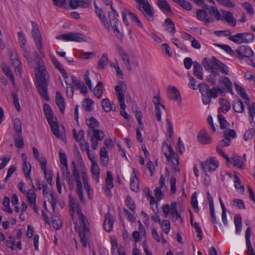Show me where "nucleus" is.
Returning a JSON list of instances; mask_svg holds the SVG:
<instances>
[{
    "label": "nucleus",
    "instance_id": "774afa93",
    "mask_svg": "<svg viewBox=\"0 0 255 255\" xmlns=\"http://www.w3.org/2000/svg\"><path fill=\"white\" fill-rule=\"evenodd\" d=\"M245 103L247 106L250 117H252V120H253V117H255V103L250 104L249 102H245Z\"/></svg>",
    "mask_w": 255,
    "mask_h": 255
},
{
    "label": "nucleus",
    "instance_id": "37998d69",
    "mask_svg": "<svg viewBox=\"0 0 255 255\" xmlns=\"http://www.w3.org/2000/svg\"><path fill=\"white\" fill-rule=\"evenodd\" d=\"M233 108L234 110L239 113H242L245 111L244 104L242 101L237 100L233 101Z\"/></svg>",
    "mask_w": 255,
    "mask_h": 255
},
{
    "label": "nucleus",
    "instance_id": "2eb2a0df",
    "mask_svg": "<svg viewBox=\"0 0 255 255\" xmlns=\"http://www.w3.org/2000/svg\"><path fill=\"white\" fill-rule=\"evenodd\" d=\"M203 170L205 172L214 171L219 166L218 160H203L201 162Z\"/></svg>",
    "mask_w": 255,
    "mask_h": 255
},
{
    "label": "nucleus",
    "instance_id": "2f4dec72",
    "mask_svg": "<svg viewBox=\"0 0 255 255\" xmlns=\"http://www.w3.org/2000/svg\"><path fill=\"white\" fill-rule=\"evenodd\" d=\"M95 11L97 13V15L101 19L102 22L103 23L105 28L108 30H110V26L108 21H107L106 19V17L103 10L101 8H99L97 7V6L95 4Z\"/></svg>",
    "mask_w": 255,
    "mask_h": 255
},
{
    "label": "nucleus",
    "instance_id": "9d476101",
    "mask_svg": "<svg viewBox=\"0 0 255 255\" xmlns=\"http://www.w3.org/2000/svg\"><path fill=\"white\" fill-rule=\"evenodd\" d=\"M121 56L124 64L128 71H131L132 67H137L139 66V59L136 56L129 57L125 52H121Z\"/></svg>",
    "mask_w": 255,
    "mask_h": 255
},
{
    "label": "nucleus",
    "instance_id": "6e6d98bb",
    "mask_svg": "<svg viewBox=\"0 0 255 255\" xmlns=\"http://www.w3.org/2000/svg\"><path fill=\"white\" fill-rule=\"evenodd\" d=\"M48 124L50 125L51 130L54 135L57 137L60 138L61 137V134L60 133L58 123L55 121H53Z\"/></svg>",
    "mask_w": 255,
    "mask_h": 255
},
{
    "label": "nucleus",
    "instance_id": "bf43d9fd",
    "mask_svg": "<svg viewBox=\"0 0 255 255\" xmlns=\"http://www.w3.org/2000/svg\"><path fill=\"white\" fill-rule=\"evenodd\" d=\"M73 133L75 140L78 142L81 143L84 141V131L83 130L81 129L77 132L75 128L73 130Z\"/></svg>",
    "mask_w": 255,
    "mask_h": 255
},
{
    "label": "nucleus",
    "instance_id": "5701e85b",
    "mask_svg": "<svg viewBox=\"0 0 255 255\" xmlns=\"http://www.w3.org/2000/svg\"><path fill=\"white\" fill-rule=\"evenodd\" d=\"M199 90L202 95V102L204 104L207 105L210 103L211 101V97L208 92V88L206 85H199Z\"/></svg>",
    "mask_w": 255,
    "mask_h": 255
},
{
    "label": "nucleus",
    "instance_id": "c85d7f7f",
    "mask_svg": "<svg viewBox=\"0 0 255 255\" xmlns=\"http://www.w3.org/2000/svg\"><path fill=\"white\" fill-rule=\"evenodd\" d=\"M162 151L167 159L173 157L174 152L171 146L167 144L165 141L162 143Z\"/></svg>",
    "mask_w": 255,
    "mask_h": 255
},
{
    "label": "nucleus",
    "instance_id": "cd10ccee",
    "mask_svg": "<svg viewBox=\"0 0 255 255\" xmlns=\"http://www.w3.org/2000/svg\"><path fill=\"white\" fill-rule=\"evenodd\" d=\"M197 138L202 144H209L211 142V138L205 130H201L198 134Z\"/></svg>",
    "mask_w": 255,
    "mask_h": 255
},
{
    "label": "nucleus",
    "instance_id": "39448f33",
    "mask_svg": "<svg viewBox=\"0 0 255 255\" xmlns=\"http://www.w3.org/2000/svg\"><path fill=\"white\" fill-rule=\"evenodd\" d=\"M136 6L149 21L154 20V10L147 0H134Z\"/></svg>",
    "mask_w": 255,
    "mask_h": 255
},
{
    "label": "nucleus",
    "instance_id": "473e14b6",
    "mask_svg": "<svg viewBox=\"0 0 255 255\" xmlns=\"http://www.w3.org/2000/svg\"><path fill=\"white\" fill-rule=\"evenodd\" d=\"M171 211L170 215L174 221H179L180 222H182V219L179 214L177 209V203L175 202H173L171 203Z\"/></svg>",
    "mask_w": 255,
    "mask_h": 255
},
{
    "label": "nucleus",
    "instance_id": "423d86ee",
    "mask_svg": "<svg viewBox=\"0 0 255 255\" xmlns=\"http://www.w3.org/2000/svg\"><path fill=\"white\" fill-rule=\"evenodd\" d=\"M17 36L18 37L19 46L22 50V55L26 59L28 66L32 68L33 66V59L30 55V50L26 45V40L25 36L23 33L20 31L17 33Z\"/></svg>",
    "mask_w": 255,
    "mask_h": 255
},
{
    "label": "nucleus",
    "instance_id": "4468645a",
    "mask_svg": "<svg viewBox=\"0 0 255 255\" xmlns=\"http://www.w3.org/2000/svg\"><path fill=\"white\" fill-rule=\"evenodd\" d=\"M236 52L237 57L240 60H243L244 58H252L254 55L253 50L247 45L240 46Z\"/></svg>",
    "mask_w": 255,
    "mask_h": 255
},
{
    "label": "nucleus",
    "instance_id": "20e7f679",
    "mask_svg": "<svg viewBox=\"0 0 255 255\" xmlns=\"http://www.w3.org/2000/svg\"><path fill=\"white\" fill-rule=\"evenodd\" d=\"M36 86L38 92L41 97L45 100H49L47 93L48 82L47 79L48 77V73H44L43 75L41 73H36Z\"/></svg>",
    "mask_w": 255,
    "mask_h": 255
},
{
    "label": "nucleus",
    "instance_id": "412c9836",
    "mask_svg": "<svg viewBox=\"0 0 255 255\" xmlns=\"http://www.w3.org/2000/svg\"><path fill=\"white\" fill-rule=\"evenodd\" d=\"M220 20L228 22L232 26L234 27L236 25V20L234 18L232 13L230 11H222Z\"/></svg>",
    "mask_w": 255,
    "mask_h": 255
},
{
    "label": "nucleus",
    "instance_id": "f03ea898",
    "mask_svg": "<svg viewBox=\"0 0 255 255\" xmlns=\"http://www.w3.org/2000/svg\"><path fill=\"white\" fill-rule=\"evenodd\" d=\"M60 161L63 175L64 178L66 179L69 188L71 190L73 189L75 185L76 193L81 202L85 203V200L82 192V181H81V172H79L78 171L76 163L74 161L72 162L73 169L72 176L68 168L67 160H60Z\"/></svg>",
    "mask_w": 255,
    "mask_h": 255
},
{
    "label": "nucleus",
    "instance_id": "603ef678",
    "mask_svg": "<svg viewBox=\"0 0 255 255\" xmlns=\"http://www.w3.org/2000/svg\"><path fill=\"white\" fill-rule=\"evenodd\" d=\"M219 103L220 109L223 112L227 113L229 111L231 108V105L227 100L224 98H220L219 99Z\"/></svg>",
    "mask_w": 255,
    "mask_h": 255
},
{
    "label": "nucleus",
    "instance_id": "f704fd0d",
    "mask_svg": "<svg viewBox=\"0 0 255 255\" xmlns=\"http://www.w3.org/2000/svg\"><path fill=\"white\" fill-rule=\"evenodd\" d=\"M2 71L10 80L13 86L15 85V81L14 76L10 69V67L5 64H3L1 66Z\"/></svg>",
    "mask_w": 255,
    "mask_h": 255
},
{
    "label": "nucleus",
    "instance_id": "052dcab7",
    "mask_svg": "<svg viewBox=\"0 0 255 255\" xmlns=\"http://www.w3.org/2000/svg\"><path fill=\"white\" fill-rule=\"evenodd\" d=\"M208 92L212 98H217L219 94L223 93V90L219 87H214L212 89H208Z\"/></svg>",
    "mask_w": 255,
    "mask_h": 255
},
{
    "label": "nucleus",
    "instance_id": "c9c22d12",
    "mask_svg": "<svg viewBox=\"0 0 255 255\" xmlns=\"http://www.w3.org/2000/svg\"><path fill=\"white\" fill-rule=\"evenodd\" d=\"M163 26L168 32L172 35L175 33L176 30L174 24L170 18H167L165 20Z\"/></svg>",
    "mask_w": 255,
    "mask_h": 255
},
{
    "label": "nucleus",
    "instance_id": "4d7b16f0",
    "mask_svg": "<svg viewBox=\"0 0 255 255\" xmlns=\"http://www.w3.org/2000/svg\"><path fill=\"white\" fill-rule=\"evenodd\" d=\"M52 227L56 229L59 230L62 226V222L58 215H55L51 217Z\"/></svg>",
    "mask_w": 255,
    "mask_h": 255
},
{
    "label": "nucleus",
    "instance_id": "f3484780",
    "mask_svg": "<svg viewBox=\"0 0 255 255\" xmlns=\"http://www.w3.org/2000/svg\"><path fill=\"white\" fill-rule=\"evenodd\" d=\"M236 136V131L232 129H228L224 131V138L220 141L221 146H228L230 145L231 140Z\"/></svg>",
    "mask_w": 255,
    "mask_h": 255
},
{
    "label": "nucleus",
    "instance_id": "49530a36",
    "mask_svg": "<svg viewBox=\"0 0 255 255\" xmlns=\"http://www.w3.org/2000/svg\"><path fill=\"white\" fill-rule=\"evenodd\" d=\"M104 86L101 81H99L93 90L95 96L98 99L101 98L103 93Z\"/></svg>",
    "mask_w": 255,
    "mask_h": 255
},
{
    "label": "nucleus",
    "instance_id": "393cba45",
    "mask_svg": "<svg viewBox=\"0 0 255 255\" xmlns=\"http://www.w3.org/2000/svg\"><path fill=\"white\" fill-rule=\"evenodd\" d=\"M55 101L60 111L63 114L65 109V101L61 93L59 91L56 93Z\"/></svg>",
    "mask_w": 255,
    "mask_h": 255
},
{
    "label": "nucleus",
    "instance_id": "f257e3e1",
    "mask_svg": "<svg viewBox=\"0 0 255 255\" xmlns=\"http://www.w3.org/2000/svg\"><path fill=\"white\" fill-rule=\"evenodd\" d=\"M69 206L72 218V221L76 227L78 226L83 227V229L79 232V237L82 246H87L90 237L89 230L85 227L86 217L82 213L78 202L71 195L69 196Z\"/></svg>",
    "mask_w": 255,
    "mask_h": 255
},
{
    "label": "nucleus",
    "instance_id": "7c9ffc66",
    "mask_svg": "<svg viewBox=\"0 0 255 255\" xmlns=\"http://www.w3.org/2000/svg\"><path fill=\"white\" fill-rule=\"evenodd\" d=\"M194 75L200 80L203 79V70L200 63L194 61L193 67Z\"/></svg>",
    "mask_w": 255,
    "mask_h": 255
},
{
    "label": "nucleus",
    "instance_id": "6e6552de",
    "mask_svg": "<svg viewBox=\"0 0 255 255\" xmlns=\"http://www.w3.org/2000/svg\"><path fill=\"white\" fill-rule=\"evenodd\" d=\"M255 37L251 32L239 33L230 36L229 39L237 44L249 43L253 42Z\"/></svg>",
    "mask_w": 255,
    "mask_h": 255
},
{
    "label": "nucleus",
    "instance_id": "338daca9",
    "mask_svg": "<svg viewBox=\"0 0 255 255\" xmlns=\"http://www.w3.org/2000/svg\"><path fill=\"white\" fill-rule=\"evenodd\" d=\"M14 127L18 135H20L22 131V123L20 119L16 118L14 120Z\"/></svg>",
    "mask_w": 255,
    "mask_h": 255
},
{
    "label": "nucleus",
    "instance_id": "a19ab883",
    "mask_svg": "<svg viewBox=\"0 0 255 255\" xmlns=\"http://www.w3.org/2000/svg\"><path fill=\"white\" fill-rule=\"evenodd\" d=\"M22 169L26 179L30 180L32 182V180L30 176L31 165L28 162H27V160H25L23 162L22 165Z\"/></svg>",
    "mask_w": 255,
    "mask_h": 255
},
{
    "label": "nucleus",
    "instance_id": "a18cd8bd",
    "mask_svg": "<svg viewBox=\"0 0 255 255\" xmlns=\"http://www.w3.org/2000/svg\"><path fill=\"white\" fill-rule=\"evenodd\" d=\"M234 182L235 185V187L237 191L240 194H244L245 192L244 187L241 184V182L240 179V178L235 174L234 175Z\"/></svg>",
    "mask_w": 255,
    "mask_h": 255
},
{
    "label": "nucleus",
    "instance_id": "4c0bfd02",
    "mask_svg": "<svg viewBox=\"0 0 255 255\" xmlns=\"http://www.w3.org/2000/svg\"><path fill=\"white\" fill-rule=\"evenodd\" d=\"M43 111L48 123H50L51 122L54 121L52 110L48 104H45L44 105Z\"/></svg>",
    "mask_w": 255,
    "mask_h": 255
},
{
    "label": "nucleus",
    "instance_id": "a878e982",
    "mask_svg": "<svg viewBox=\"0 0 255 255\" xmlns=\"http://www.w3.org/2000/svg\"><path fill=\"white\" fill-rule=\"evenodd\" d=\"M114 225V220L113 216L109 212L107 213L105 216V221L104 222V227L107 232H110L112 230Z\"/></svg>",
    "mask_w": 255,
    "mask_h": 255
},
{
    "label": "nucleus",
    "instance_id": "c03bdc74",
    "mask_svg": "<svg viewBox=\"0 0 255 255\" xmlns=\"http://www.w3.org/2000/svg\"><path fill=\"white\" fill-rule=\"evenodd\" d=\"M112 253L113 255H126L124 252L121 251L116 239L112 240Z\"/></svg>",
    "mask_w": 255,
    "mask_h": 255
},
{
    "label": "nucleus",
    "instance_id": "a211bd4d",
    "mask_svg": "<svg viewBox=\"0 0 255 255\" xmlns=\"http://www.w3.org/2000/svg\"><path fill=\"white\" fill-rule=\"evenodd\" d=\"M81 180L82 179L83 186L86 190L88 196L90 199H92L93 196V191L91 189L90 185L89 183L88 176L86 170L83 169L81 171Z\"/></svg>",
    "mask_w": 255,
    "mask_h": 255
},
{
    "label": "nucleus",
    "instance_id": "0e129e2a",
    "mask_svg": "<svg viewBox=\"0 0 255 255\" xmlns=\"http://www.w3.org/2000/svg\"><path fill=\"white\" fill-rule=\"evenodd\" d=\"M209 13L211 16L213 15L217 20H220L221 18V13H220L217 7L211 6L207 9Z\"/></svg>",
    "mask_w": 255,
    "mask_h": 255
},
{
    "label": "nucleus",
    "instance_id": "0eeeda50",
    "mask_svg": "<svg viewBox=\"0 0 255 255\" xmlns=\"http://www.w3.org/2000/svg\"><path fill=\"white\" fill-rule=\"evenodd\" d=\"M58 39H61L65 41H75L83 42L87 41V37L83 33L71 32L66 34L58 35L56 36Z\"/></svg>",
    "mask_w": 255,
    "mask_h": 255
},
{
    "label": "nucleus",
    "instance_id": "de8ad7c7",
    "mask_svg": "<svg viewBox=\"0 0 255 255\" xmlns=\"http://www.w3.org/2000/svg\"><path fill=\"white\" fill-rule=\"evenodd\" d=\"M86 124L88 127V130L92 129V130L96 129L98 127L99 123L98 121L94 117H91L86 120Z\"/></svg>",
    "mask_w": 255,
    "mask_h": 255
},
{
    "label": "nucleus",
    "instance_id": "b1692460",
    "mask_svg": "<svg viewBox=\"0 0 255 255\" xmlns=\"http://www.w3.org/2000/svg\"><path fill=\"white\" fill-rule=\"evenodd\" d=\"M114 187L113 177L110 171L107 172L106 178V188L105 189V194L110 196H111V190Z\"/></svg>",
    "mask_w": 255,
    "mask_h": 255
},
{
    "label": "nucleus",
    "instance_id": "58836bf2",
    "mask_svg": "<svg viewBox=\"0 0 255 255\" xmlns=\"http://www.w3.org/2000/svg\"><path fill=\"white\" fill-rule=\"evenodd\" d=\"M69 3L73 9H76L79 6L85 7L89 5V3L85 0H71Z\"/></svg>",
    "mask_w": 255,
    "mask_h": 255
},
{
    "label": "nucleus",
    "instance_id": "5fc2aeb1",
    "mask_svg": "<svg viewBox=\"0 0 255 255\" xmlns=\"http://www.w3.org/2000/svg\"><path fill=\"white\" fill-rule=\"evenodd\" d=\"M226 164L228 166H233L238 169L244 168V163L243 160H226Z\"/></svg>",
    "mask_w": 255,
    "mask_h": 255
},
{
    "label": "nucleus",
    "instance_id": "09e8293b",
    "mask_svg": "<svg viewBox=\"0 0 255 255\" xmlns=\"http://www.w3.org/2000/svg\"><path fill=\"white\" fill-rule=\"evenodd\" d=\"M235 87L237 93L243 99H244L246 101L249 102L250 99L248 96V95L246 92L245 89L242 87L240 85H238L237 83H235Z\"/></svg>",
    "mask_w": 255,
    "mask_h": 255
},
{
    "label": "nucleus",
    "instance_id": "3c124183",
    "mask_svg": "<svg viewBox=\"0 0 255 255\" xmlns=\"http://www.w3.org/2000/svg\"><path fill=\"white\" fill-rule=\"evenodd\" d=\"M168 96L170 99L176 100L180 97V94L176 87H172L169 89Z\"/></svg>",
    "mask_w": 255,
    "mask_h": 255
},
{
    "label": "nucleus",
    "instance_id": "c756f323",
    "mask_svg": "<svg viewBox=\"0 0 255 255\" xmlns=\"http://www.w3.org/2000/svg\"><path fill=\"white\" fill-rule=\"evenodd\" d=\"M91 161L92 164L91 167V171L92 174V177L93 179L98 183L99 181V175L100 174V169L96 160Z\"/></svg>",
    "mask_w": 255,
    "mask_h": 255
},
{
    "label": "nucleus",
    "instance_id": "aec40b11",
    "mask_svg": "<svg viewBox=\"0 0 255 255\" xmlns=\"http://www.w3.org/2000/svg\"><path fill=\"white\" fill-rule=\"evenodd\" d=\"M137 173L138 172L135 169L133 168L130 177V189L135 192H138L140 191L139 183L137 175Z\"/></svg>",
    "mask_w": 255,
    "mask_h": 255
},
{
    "label": "nucleus",
    "instance_id": "13d9d810",
    "mask_svg": "<svg viewBox=\"0 0 255 255\" xmlns=\"http://www.w3.org/2000/svg\"><path fill=\"white\" fill-rule=\"evenodd\" d=\"M128 14L130 19L134 22L138 27L141 28H143V26L141 22L140 21L137 15L130 11H128Z\"/></svg>",
    "mask_w": 255,
    "mask_h": 255
},
{
    "label": "nucleus",
    "instance_id": "dca6fc26",
    "mask_svg": "<svg viewBox=\"0 0 255 255\" xmlns=\"http://www.w3.org/2000/svg\"><path fill=\"white\" fill-rule=\"evenodd\" d=\"M196 17L198 20L204 22L206 25L213 21L212 16L205 9H198L196 11Z\"/></svg>",
    "mask_w": 255,
    "mask_h": 255
},
{
    "label": "nucleus",
    "instance_id": "9b49d317",
    "mask_svg": "<svg viewBox=\"0 0 255 255\" xmlns=\"http://www.w3.org/2000/svg\"><path fill=\"white\" fill-rule=\"evenodd\" d=\"M32 27V35L35 41L36 47L40 53L43 57L45 56L44 51L43 50L42 37L37 25L33 21H31Z\"/></svg>",
    "mask_w": 255,
    "mask_h": 255
},
{
    "label": "nucleus",
    "instance_id": "69168bd1",
    "mask_svg": "<svg viewBox=\"0 0 255 255\" xmlns=\"http://www.w3.org/2000/svg\"><path fill=\"white\" fill-rule=\"evenodd\" d=\"M102 106L106 112H109L112 110V107L110 101L108 99H103L101 102Z\"/></svg>",
    "mask_w": 255,
    "mask_h": 255
},
{
    "label": "nucleus",
    "instance_id": "79ce46f5",
    "mask_svg": "<svg viewBox=\"0 0 255 255\" xmlns=\"http://www.w3.org/2000/svg\"><path fill=\"white\" fill-rule=\"evenodd\" d=\"M109 58L107 53H104L102 54L101 58L100 59L98 64V68L100 70L104 69L108 65Z\"/></svg>",
    "mask_w": 255,
    "mask_h": 255
},
{
    "label": "nucleus",
    "instance_id": "1a4fd4ad",
    "mask_svg": "<svg viewBox=\"0 0 255 255\" xmlns=\"http://www.w3.org/2000/svg\"><path fill=\"white\" fill-rule=\"evenodd\" d=\"M87 134L90 138L91 146L93 150H95L98 146V141H101L103 139L104 132L100 129L87 130Z\"/></svg>",
    "mask_w": 255,
    "mask_h": 255
},
{
    "label": "nucleus",
    "instance_id": "72a5a7b5",
    "mask_svg": "<svg viewBox=\"0 0 255 255\" xmlns=\"http://www.w3.org/2000/svg\"><path fill=\"white\" fill-rule=\"evenodd\" d=\"M52 61L55 67L58 69L64 79H67L68 75L65 69L61 67V63L54 56L52 57Z\"/></svg>",
    "mask_w": 255,
    "mask_h": 255
},
{
    "label": "nucleus",
    "instance_id": "6ab92c4d",
    "mask_svg": "<svg viewBox=\"0 0 255 255\" xmlns=\"http://www.w3.org/2000/svg\"><path fill=\"white\" fill-rule=\"evenodd\" d=\"M153 102L155 106L157 120L160 121L161 120L162 111L165 110L164 106L162 104L160 97L158 96H154Z\"/></svg>",
    "mask_w": 255,
    "mask_h": 255
},
{
    "label": "nucleus",
    "instance_id": "864d4df0",
    "mask_svg": "<svg viewBox=\"0 0 255 255\" xmlns=\"http://www.w3.org/2000/svg\"><path fill=\"white\" fill-rule=\"evenodd\" d=\"M160 228L162 231L166 235H168L170 231V222L168 220H163L160 223Z\"/></svg>",
    "mask_w": 255,
    "mask_h": 255
},
{
    "label": "nucleus",
    "instance_id": "e433bc0d",
    "mask_svg": "<svg viewBox=\"0 0 255 255\" xmlns=\"http://www.w3.org/2000/svg\"><path fill=\"white\" fill-rule=\"evenodd\" d=\"M112 11L109 12V16L110 17V22L112 28L115 27L117 29V24L118 22V17L119 14L118 12L113 8Z\"/></svg>",
    "mask_w": 255,
    "mask_h": 255
},
{
    "label": "nucleus",
    "instance_id": "8fccbe9b",
    "mask_svg": "<svg viewBox=\"0 0 255 255\" xmlns=\"http://www.w3.org/2000/svg\"><path fill=\"white\" fill-rule=\"evenodd\" d=\"M157 4L159 8L164 12H169L171 8L166 0H157Z\"/></svg>",
    "mask_w": 255,
    "mask_h": 255
},
{
    "label": "nucleus",
    "instance_id": "f8f14e48",
    "mask_svg": "<svg viewBox=\"0 0 255 255\" xmlns=\"http://www.w3.org/2000/svg\"><path fill=\"white\" fill-rule=\"evenodd\" d=\"M32 189L27 190V193L25 194L26 197L27 202L29 206L33 208L34 211L36 213H38L39 211L38 207L37 205V195L34 190L35 188L34 185L32 184Z\"/></svg>",
    "mask_w": 255,
    "mask_h": 255
},
{
    "label": "nucleus",
    "instance_id": "680f3d73",
    "mask_svg": "<svg viewBox=\"0 0 255 255\" xmlns=\"http://www.w3.org/2000/svg\"><path fill=\"white\" fill-rule=\"evenodd\" d=\"M217 118L221 129H225L229 126L230 124L227 121L224 115L219 114L217 116Z\"/></svg>",
    "mask_w": 255,
    "mask_h": 255
},
{
    "label": "nucleus",
    "instance_id": "ea45409f",
    "mask_svg": "<svg viewBox=\"0 0 255 255\" xmlns=\"http://www.w3.org/2000/svg\"><path fill=\"white\" fill-rule=\"evenodd\" d=\"M234 224L236 228V233L237 234H240L242 231V219L240 214L236 215L234 217Z\"/></svg>",
    "mask_w": 255,
    "mask_h": 255
},
{
    "label": "nucleus",
    "instance_id": "4be33fe9",
    "mask_svg": "<svg viewBox=\"0 0 255 255\" xmlns=\"http://www.w3.org/2000/svg\"><path fill=\"white\" fill-rule=\"evenodd\" d=\"M10 60L15 70L19 71L21 62L19 59L18 54L15 50H10L9 52Z\"/></svg>",
    "mask_w": 255,
    "mask_h": 255
},
{
    "label": "nucleus",
    "instance_id": "7ed1b4c3",
    "mask_svg": "<svg viewBox=\"0 0 255 255\" xmlns=\"http://www.w3.org/2000/svg\"><path fill=\"white\" fill-rule=\"evenodd\" d=\"M202 63L204 68L209 72L220 71L225 75L229 74L228 67L214 56H212L211 59L204 58Z\"/></svg>",
    "mask_w": 255,
    "mask_h": 255
},
{
    "label": "nucleus",
    "instance_id": "ddd939ff",
    "mask_svg": "<svg viewBox=\"0 0 255 255\" xmlns=\"http://www.w3.org/2000/svg\"><path fill=\"white\" fill-rule=\"evenodd\" d=\"M126 85L123 81H121L119 84L115 87V91L118 97L121 109L127 108L125 103L124 93L126 91Z\"/></svg>",
    "mask_w": 255,
    "mask_h": 255
},
{
    "label": "nucleus",
    "instance_id": "bb28decb",
    "mask_svg": "<svg viewBox=\"0 0 255 255\" xmlns=\"http://www.w3.org/2000/svg\"><path fill=\"white\" fill-rule=\"evenodd\" d=\"M34 60L37 64V67L35 68V74L41 73L42 75H43V73H47L44 62L40 55L35 58Z\"/></svg>",
    "mask_w": 255,
    "mask_h": 255
},
{
    "label": "nucleus",
    "instance_id": "e2e57ef3",
    "mask_svg": "<svg viewBox=\"0 0 255 255\" xmlns=\"http://www.w3.org/2000/svg\"><path fill=\"white\" fill-rule=\"evenodd\" d=\"M220 83L223 84L229 91H232V83L227 77L223 76L220 78Z\"/></svg>",
    "mask_w": 255,
    "mask_h": 255
}]
</instances>
